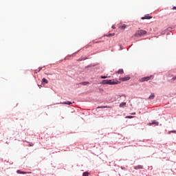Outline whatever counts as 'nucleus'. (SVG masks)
Masks as SVG:
<instances>
[{"label":"nucleus","instance_id":"f257e3e1","mask_svg":"<svg viewBox=\"0 0 176 176\" xmlns=\"http://www.w3.org/2000/svg\"><path fill=\"white\" fill-rule=\"evenodd\" d=\"M120 83L119 81H115V80H102L100 82V85H118Z\"/></svg>","mask_w":176,"mask_h":176},{"label":"nucleus","instance_id":"f03ea898","mask_svg":"<svg viewBox=\"0 0 176 176\" xmlns=\"http://www.w3.org/2000/svg\"><path fill=\"white\" fill-rule=\"evenodd\" d=\"M138 35L139 36H142V35H146V31L144 30H138L135 33V36H138Z\"/></svg>","mask_w":176,"mask_h":176},{"label":"nucleus","instance_id":"7ed1b4c3","mask_svg":"<svg viewBox=\"0 0 176 176\" xmlns=\"http://www.w3.org/2000/svg\"><path fill=\"white\" fill-rule=\"evenodd\" d=\"M151 79H153V76L143 77L140 80V82H148Z\"/></svg>","mask_w":176,"mask_h":176},{"label":"nucleus","instance_id":"20e7f679","mask_svg":"<svg viewBox=\"0 0 176 176\" xmlns=\"http://www.w3.org/2000/svg\"><path fill=\"white\" fill-rule=\"evenodd\" d=\"M152 19V16L145 15L144 16L142 17V20H151Z\"/></svg>","mask_w":176,"mask_h":176},{"label":"nucleus","instance_id":"39448f33","mask_svg":"<svg viewBox=\"0 0 176 176\" xmlns=\"http://www.w3.org/2000/svg\"><path fill=\"white\" fill-rule=\"evenodd\" d=\"M121 80L122 82H127V80H130V76L121 78Z\"/></svg>","mask_w":176,"mask_h":176},{"label":"nucleus","instance_id":"423d86ee","mask_svg":"<svg viewBox=\"0 0 176 176\" xmlns=\"http://www.w3.org/2000/svg\"><path fill=\"white\" fill-rule=\"evenodd\" d=\"M134 168H135V170H140V169L144 168V166H142V165H138V166H135Z\"/></svg>","mask_w":176,"mask_h":176},{"label":"nucleus","instance_id":"0eeeda50","mask_svg":"<svg viewBox=\"0 0 176 176\" xmlns=\"http://www.w3.org/2000/svg\"><path fill=\"white\" fill-rule=\"evenodd\" d=\"M60 104H63V105H71L72 102H71L70 101H67V102H61Z\"/></svg>","mask_w":176,"mask_h":176},{"label":"nucleus","instance_id":"6e6552de","mask_svg":"<svg viewBox=\"0 0 176 176\" xmlns=\"http://www.w3.org/2000/svg\"><path fill=\"white\" fill-rule=\"evenodd\" d=\"M47 83H48L47 80L46 78H43L42 79V85H46V84H47Z\"/></svg>","mask_w":176,"mask_h":176},{"label":"nucleus","instance_id":"1a4fd4ad","mask_svg":"<svg viewBox=\"0 0 176 176\" xmlns=\"http://www.w3.org/2000/svg\"><path fill=\"white\" fill-rule=\"evenodd\" d=\"M16 173H17V174H27L26 172L21 171V170H17Z\"/></svg>","mask_w":176,"mask_h":176},{"label":"nucleus","instance_id":"9d476101","mask_svg":"<svg viewBox=\"0 0 176 176\" xmlns=\"http://www.w3.org/2000/svg\"><path fill=\"white\" fill-rule=\"evenodd\" d=\"M155 98V94H152L150 95V96L148 97L149 100H153Z\"/></svg>","mask_w":176,"mask_h":176},{"label":"nucleus","instance_id":"9b49d317","mask_svg":"<svg viewBox=\"0 0 176 176\" xmlns=\"http://www.w3.org/2000/svg\"><path fill=\"white\" fill-rule=\"evenodd\" d=\"M123 107H126V102H121L120 104V108H123Z\"/></svg>","mask_w":176,"mask_h":176},{"label":"nucleus","instance_id":"f8f14e48","mask_svg":"<svg viewBox=\"0 0 176 176\" xmlns=\"http://www.w3.org/2000/svg\"><path fill=\"white\" fill-rule=\"evenodd\" d=\"M124 72L123 71V69H120L118 71V74H124Z\"/></svg>","mask_w":176,"mask_h":176},{"label":"nucleus","instance_id":"ddd939ff","mask_svg":"<svg viewBox=\"0 0 176 176\" xmlns=\"http://www.w3.org/2000/svg\"><path fill=\"white\" fill-rule=\"evenodd\" d=\"M152 124H156L157 126H159V122H153L149 124L150 126H152Z\"/></svg>","mask_w":176,"mask_h":176},{"label":"nucleus","instance_id":"4468645a","mask_svg":"<svg viewBox=\"0 0 176 176\" xmlns=\"http://www.w3.org/2000/svg\"><path fill=\"white\" fill-rule=\"evenodd\" d=\"M80 85H82L83 86H87V85H89V82H80Z\"/></svg>","mask_w":176,"mask_h":176},{"label":"nucleus","instance_id":"2eb2a0df","mask_svg":"<svg viewBox=\"0 0 176 176\" xmlns=\"http://www.w3.org/2000/svg\"><path fill=\"white\" fill-rule=\"evenodd\" d=\"M113 35H115L114 33H109V34H107L106 36L110 37V36H113Z\"/></svg>","mask_w":176,"mask_h":176},{"label":"nucleus","instance_id":"dca6fc26","mask_svg":"<svg viewBox=\"0 0 176 176\" xmlns=\"http://www.w3.org/2000/svg\"><path fill=\"white\" fill-rule=\"evenodd\" d=\"M104 108H108V106L98 107V109H104Z\"/></svg>","mask_w":176,"mask_h":176},{"label":"nucleus","instance_id":"f3484780","mask_svg":"<svg viewBox=\"0 0 176 176\" xmlns=\"http://www.w3.org/2000/svg\"><path fill=\"white\" fill-rule=\"evenodd\" d=\"M82 176H89V173L88 172H84L82 173Z\"/></svg>","mask_w":176,"mask_h":176},{"label":"nucleus","instance_id":"a211bd4d","mask_svg":"<svg viewBox=\"0 0 176 176\" xmlns=\"http://www.w3.org/2000/svg\"><path fill=\"white\" fill-rule=\"evenodd\" d=\"M126 24H123L122 26H121V29L122 30H124V28H126Z\"/></svg>","mask_w":176,"mask_h":176},{"label":"nucleus","instance_id":"6ab92c4d","mask_svg":"<svg viewBox=\"0 0 176 176\" xmlns=\"http://www.w3.org/2000/svg\"><path fill=\"white\" fill-rule=\"evenodd\" d=\"M107 78H108V76H100L101 79H107Z\"/></svg>","mask_w":176,"mask_h":176},{"label":"nucleus","instance_id":"aec40b11","mask_svg":"<svg viewBox=\"0 0 176 176\" xmlns=\"http://www.w3.org/2000/svg\"><path fill=\"white\" fill-rule=\"evenodd\" d=\"M125 118H126V119H131V118H133V116H126Z\"/></svg>","mask_w":176,"mask_h":176},{"label":"nucleus","instance_id":"412c9836","mask_svg":"<svg viewBox=\"0 0 176 176\" xmlns=\"http://www.w3.org/2000/svg\"><path fill=\"white\" fill-rule=\"evenodd\" d=\"M119 97H120H120H124V98H126V95L122 94V95H120Z\"/></svg>","mask_w":176,"mask_h":176},{"label":"nucleus","instance_id":"4be33fe9","mask_svg":"<svg viewBox=\"0 0 176 176\" xmlns=\"http://www.w3.org/2000/svg\"><path fill=\"white\" fill-rule=\"evenodd\" d=\"M87 58H81V59L80 58V59H78V60H79V61H82V60H86Z\"/></svg>","mask_w":176,"mask_h":176},{"label":"nucleus","instance_id":"5701e85b","mask_svg":"<svg viewBox=\"0 0 176 176\" xmlns=\"http://www.w3.org/2000/svg\"><path fill=\"white\" fill-rule=\"evenodd\" d=\"M171 80H176V76L172 78Z\"/></svg>","mask_w":176,"mask_h":176},{"label":"nucleus","instance_id":"b1692460","mask_svg":"<svg viewBox=\"0 0 176 176\" xmlns=\"http://www.w3.org/2000/svg\"><path fill=\"white\" fill-rule=\"evenodd\" d=\"M169 133H176V131H170Z\"/></svg>","mask_w":176,"mask_h":176},{"label":"nucleus","instance_id":"393cba45","mask_svg":"<svg viewBox=\"0 0 176 176\" xmlns=\"http://www.w3.org/2000/svg\"><path fill=\"white\" fill-rule=\"evenodd\" d=\"M173 10H176V6H174V7L173 8Z\"/></svg>","mask_w":176,"mask_h":176},{"label":"nucleus","instance_id":"a878e982","mask_svg":"<svg viewBox=\"0 0 176 176\" xmlns=\"http://www.w3.org/2000/svg\"><path fill=\"white\" fill-rule=\"evenodd\" d=\"M113 30H115V25H113L112 27Z\"/></svg>","mask_w":176,"mask_h":176},{"label":"nucleus","instance_id":"bb28decb","mask_svg":"<svg viewBox=\"0 0 176 176\" xmlns=\"http://www.w3.org/2000/svg\"><path fill=\"white\" fill-rule=\"evenodd\" d=\"M38 71H42V67H39V70Z\"/></svg>","mask_w":176,"mask_h":176},{"label":"nucleus","instance_id":"cd10ccee","mask_svg":"<svg viewBox=\"0 0 176 176\" xmlns=\"http://www.w3.org/2000/svg\"><path fill=\"white\" fill-rule=\"evenodd\" d=\"M30 146H34V144L32 143H31Z\"/></svg>","mask_w":176,"mask_h":176},{"label":"nucleus","instance_id":"c85d7f7f","mask_svg":"<svg viewBox=\"0 0 176 176\" xmlns=\"http://www.w3.org/2000/svg\"><path fill=\"white\" fill-rule=\"evenodd\" d=\"M132 115H135V113H133Z\"/></svg>","mask_w":176,"mask_h":176},{"label":"nucleus","instance_id":"c756f323","mask_svg":"<svg viewBox=\"0 0 176 176\" xmlns=\"http://www.w3.org/2000/svg\"><path fill=\"white\" fill-rule=\"evenodd\" d=\"M121 168H123V167L121 166Z\"/></svg>","mask_w":176,"mask_h":176}]
</instances>
